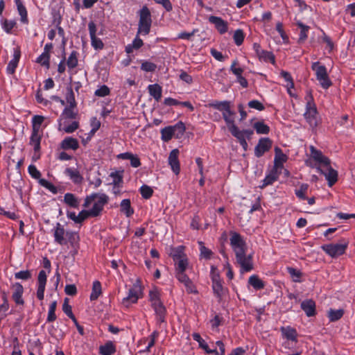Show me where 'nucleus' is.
I'll use <instances>...</instances> for the list:
<instances>
[{"label": "nucleus", "instance_id": "f257e3e1", "mask_svg": "<svg viewBox=\"0 0 355 355\" xmlns=\"http://www.w3.org/2000/svg\"><path fill=\"white\" fill-rule=\"evenodd\" d=\"M94 205L90 210L92 217L97 216L102 211L103 207L108 202V196L105 193H92L87 196L85 200L83 206L88 207L92 202Z\"/></svg>", "mask_w": 355, "mask_h": 355}, {"label": "nucleus", "instance_id": "f03ea898", "mask_svg": "<svg viewBox=\"0 0 355 355\" xmlns=\"http://www.w3.org/2000/svg\"><path fill=\"white\" fill-rule=\"evenodd\" d=\"M149 299L151 306L154 309L157 315V321L160 323L164 322L166 309L160 300V291L156 287H154L149 292Z\"/></svg>", "mask_w": 355, "mask_h": 355}, {"label": "nucleus", "instance_id": "7ed1b4c3", "mask_svg": "<svg viewBox=\"0 0 355 355\" xmlns=\"http://www.w3.org/2000/svg\"><path fill=\"white\" fill-rule=\"evenodd\" d=\"M305 100L306 101V105L304 117L311 126L315 127L318 125V112L311 92H307Z\"/></svg>", "mask_w": 355, "mask_h": 355}, {"label": "nucleus", "instance_id": "20e7f679", "mask_svg": "<svg viewBox=\"0 0 355 355\" xmlns=\"http://www.w3.org/2000/svg\"><path fill=\"white\" fill-rule=\"evenodd\" d=\"M184 249L183 246H178L173 248L171 252L175 263V272L185 271L188 268V259L184 252Z\"/></svg>", "mask_w": 355, "mask_h": 355}, {"label": "nucleus", "instance_id": "39448f33", "mask_svg": "<svg viewBox=\"0 0 355 355\" xmlns=\"http://www.w3.org/2000/svg\"><path fill=\"white\" fill-rule=\"evenodd\" d=\"M152 20L149 9L144 6L139 12L137 35H146L150 33Z\"/></svg>", "mask_w": 355, "mask_h": 355}, {"label": "nucleus", "instance_id": "423d86ee", "mask_svg": "<svg viewBox=\"0 0 355 355\" xmlns=\"http://www.w3.org/2000/svg\"><path fill=\"white\" fill-rule=\"evenodd\" d=\"M311 69L315 71L316 79L321 87L324 89H328L332 83L329 78L326 67L319 62H315L312 64Z\"/></svg>", "mask_w": 355, "mask_h": 355}, {"label": "nucleus", "instance_id": "0eeeda50", "mask_svg": "<svg viewBox=\"0 0 355 355\" xmlns=\"http://www.w3.org/2000/svg\"><path fill=\"white\" fill-rule=\"evenodd\" d=\"M348 241H342L339 243H329L321 246V249L331 258H336L345 253Z\"/></svg>", "mask_w": 355, "mask_h": 355}, {"label": "nucleus", "instance_id": "6e6552de", "mask_svg": "<svg viewBox=\"0 0 355 355\" xmlns=\"http://www.w3.org/2000/svg\"><path fill=\"white\" fill-rule=\"evenodd\" d=\"M143 295L141 286L138 284H135L129 289L128 295L122 300V304L125 307H129L131 304L137 302L138 300Z\"/></svg>", "mask_w": 355, "mask_h": 355}, {"label": "nucleus", "instance_id": "1a4fd4ad", "mask_svg": "<svg viewBox=\"0 0 355 355\" xmlns=\"http://www.w3.org/2000/svg\"><path fill=\"white\" fill-rule=\"evenodd\" d=\"M201 349L209 355H225V346L221 341L207 343L201 340Z\"/></svg>", "mask_w": 355, "mask_h": 355}, {"label": "nucleus", "instance_id": "9d476101", "mask_svg": "<svg viewBox=\"0 0 355 355\" xmlns=\"http://www.w3.org/2000/svg\"><path fill=\"white\" fill-rule=\"evenodd\" d=\"M230 236V245L235 255L246 252V244L242 236L235 232H231Z\"/></svg>", "mask_w": 355, "mask_h": 355}, {"label": "nucleus", "instance_id": "9b49d317", "mask_svg": "<svg viewBox=\"0 0 355 355\" xmlns=\"http://www.w3.org/2000/svg\"><path fill=\"white\" fill-rule=\"evenodd\" d=\"M236 259L241 272H249L253 269L252 256L247 255L246 252L236 254Z\"/></svg>", "mask_w": 355, "mask_h": 355}, {"label": "nucleus", "instance_id": "f8f14e48", "mask_svg": "<svg viewBox=\"0 0 355 355\" xmlns=\"http://www.w3.org/2000/svg\"><path fill=\"white\" fill-rule=\"evenodd\" d=\"M317 168L321 173L324 175L329 187H331L337 181L338 173L336 171L333 169L329 164L324 166L322 168L320 166H318Z\"/></svg>", "mask_w": 355, "mask_h": 355}, {"label": "nucleus", "instance_id": "ddd939ff", "mask_svg": "<svg viewBox=\"0 0 355 355\" xmlns=\"http://www.w3.org/2000/svg\"><path fill=\"white\" fill-rule=\"evenodd\" d=\"M253 49L260 60L265 62H270L272 64L275 63V59L274 55L270 51L263 50L259 44L254 43L253 44Z\"/></svg>", "mask_w": 355, "mask_h": 355}, {"label": "nucleus", "instance_id": "4468645a", "mask_svg": "<svg viewBox=\"0 0 355 355\" xmlns=\"http://www.w3.org/2000/svg\"><path fill=\"white\" fill-rule=\"evenodd\" d=\"M272 146V141L268 138L259 139L254 149V154L257 157H261L266 152L268 151Z\"/></svg>", "mask_w": 355, "mask_h": 355}, {"label": "nucleus", "instance_id": "2eb2a0df", "mask_svg": "<svg viewBox=\"0 0 355 355\" xmlns=\"http://www.w3.org/2000/svg\"><path fill=\"white\" fill-rule=\"evenodd\" d=\"M229 130L232 135L235 137L239 142L246 139H250L253 135V131L252 130H240L235 125H232Z\"/></svg>", "mask_w": 355, "mask_h": 355}, {"label": "nucleus", "instance_id": "dca6fc26", "mask_svg": "<svg viewBox=\"0 0 355 355\" xmlns=\"http://www.w3.org/2000/svg\"><path fill=\"white\" fill-rule=\"evenodd\" d=\"M12 298L17 305L23 306L24 300L22 297L24 293V288L20 283H15L12 286Z\"/></svg>", "mask_w": 355, "mask_h": 355}, {"label": "nucleus", "instance_id": "f3484780", "mask_svg": "<svg viewBox=\"0 0 355 355\" xmlns=\"http://www.w3.org/2000/svg\"><path fill=\"white\" fill-rule=\"evenodd\" d=\"M311 157L318 164L321 168L330 164L329 159L324 156L321 151L318 150L313 146L310 147Z\"/></svg>", "mask_w": 355, "mask_h": 355}, {"label": "nucleus", "instance_id": "a211bd4d", "mask_svg": "<svg viewBox=\"0 0 355 355\" xmlns=\"http://www.w3.org/2000/svg\"><path fill=\"white\" fill-rule=\"evenodd\" d=\"M46 283V273L44 270H41L39 272L37 277V297L40 300H42L44 296V290Z\"/></svg>", "mask_w": 355, "mask_h": 355}, {"label": "nucleus", "instance_id": "6ab92c4d", "mask_svg": "<svg viewBox=\"0 0 355 355\" xmlns=\"http://www.w3.org/2000/svg\"><path fill=\"white\" fill-rule=\"evenodd\" d=\"M179 153L178 149H173L171 151L168 156V164L176 175L179 174L180 171V162L178 160Z\"/></svg>", "mask_w": 355, "mask_h": 355}, {"label": "nucleus", "instance_id": "aec40b11", "mask_svg": "<svg viewBox=\"0 0 355 355\" xmlns=\"http://www.w3.org/2000/svg\"><path fill=\"white\" fill-rule=\"evenodd\" d=\"M53 236L55 241L60 245H64L67 243L66 237L67 232L60 223H57L53 230Z\"/></svg>", "mask_w": 355, "mask_h": 355}, {"label": "nucleus", "instance_id": "412c9836", "mask_svg": "<svg viewBox=\"0 0 355 355\" xmlns=\"http://www.w3.org/2000/svg\"><path fill=\"white\" fill-rule=\"evenodd\" d=\"M42 139V134L40 131H34L32 130V134L30 138V145L33 147L35 154L34 156L36 157V158L39 157V155H36V154L40 151V142Z\"/></svg>", "mask_w": 355, "mask_h": 355}, {"label": "nucleus", "instance_id": "4be33fe9", "mask_svg": "<svg viewBox=\"0 0 355 355\" xmlns=\"http://www.w3.org/2000/svg\"><path fill=\"white\" fill-rule=\"evenodd\" d=\"M275 150L274 168L280 171L283 168L284 163L287 160V156L278 147H276Z\"/></svg>", "mask_w": 355, "mask_h": 355}, {"label": "nucleus", "instance_id": "5701e85b", "mask_svg": "<svg viewBox=\"0 0 355 355\" xmlns=\"http://www.w3.org/2000/svg\"><path fill=\"white\" fill-rule=\"evenodd\" d=\"M209 20L211 23L214 24L216 28L220 34H223L227 31L228 24L220 17L211 16Z\"/></svg>", "mask_w": 355, "mask_h": 355}, {"label": "nucleus", "instance_id": "b1692460", "mask_svg": "<svg viewBox=\"0 0 355 355\" xmlns=\"http://www.w3.org/2000/svg\"><path fill=\"white\" fill-rule=\"evenodd\" d=\"M64 173L69 176L70 180L75 184H80L83 180V176L77 169L67 168L64 171Z\"/></svg>", "mask_w": 355, "mask_h": 355}, {"label": "nucleus", "instance_id": "393cba45", "mask_svg": "<svg viewBox=\"0 0 355 355\" xmlns=\"http://www.w3.org/2000/svg\"><path fill=\"white\" fill-rule=\"evenodd\" d=\"M61 148L64 150H69L71 149L73 150H76L78 148L79 144L78 141L76 139H74L73 137H66L64 139L62 140L61 142Z\"/></svg>", "mask_w": 355, "mask_h": 355}, {"label": "nucleus", "instance_id": "a878e982", "mask_svg": "<svg viewBox=\"0 0 355 355\" xmlns=\"http://www.w3.org/2000/svg\"><path fill=\"white\" fill-rule=\"evenodd\" d=\"M301 308L309 317L313 316L315 313V304L311 300L303 301L301 303Z\"/></svg>", "mask_w": 355, "mask_h": 355}, {"label": "nucleus", "instance_id": "bb28decb", "mask_svg": "<svg viewBox=\"0 0 355 355\" xmlns=\"http://www.w3.org/2000/svg\"><path fill=\"white\" fill-rule=\"evenodd\" d=\"M75 108L76 107H71L69 106V107H66L64 109V110L61 114L60 119L59 128H61V127L63 125L62 121H64L65 119H75L76 115V113L74 112Z\"/></svg>", "mask_w": 355, "mask_h": 355}, {"label": "nucleus", "instance_id": "cd10ccee", "mask_svg": "<svg viewBox=\"0 0 355 355\" xmlns=\"http://www.w3.org/2000/svg\"><path fill=\"white\" fill-rule=\"evenodd\" d=\"M19 58H20V51L18 49H15L13 58L9 62V63L7 66V68H6L7 72L8 73L12 74L15 72V69L17 67V64H18V62L19 60Z\"/></svg>", "mask_w": 355, "mask_h": 355}, {"label": "nucleus", "instance_id": "c85d7f7f", "mask_svg": "<svg viewBox=\"0 0 355 355\" xmlns=\"http://www.w3.org/2000/svg\"><path fill=\"white\" fill-rule=\"evenodd\" d=\"M148 90L150 95L153 97L156 101H159L162 98V89L158 84L149 85Z\"/></svg>", "mask_w": 355, "mask_h": 355}, {"label": "nucleus", "instance_id": "c756f323", "mask_svg": "<svg viewBox=\"0 0 355 355\" xmlns=\"http://www.w3.org/2000/svg\"><path fill=\"white\" fill-rule=\"evenodd\" d=\"M280 171L273 168L268 175L264 178L263 181V185L261 187H265L268 185L272 184L275 181H276L279 177Z\"/></svg>", "mask_w": 355, "mask_h": 355}, {"label": "nucleus", "instance_id": "7c9ffc66", "mask_svg": "<svg viewBox=\"0 0 355 355\" xmlns=\"http://www.w3.org/2000/svg\"><path fill=\"white\" fill-rule=\"evenodd\" d=\"M281 331L283 337L288 341L296 342L297 333L294 329L290 327H282Z\"/></svg>", "mask_w": 355, "mask_h": 355}, {"label": "nucleus", "instance_id": "2f4dec72", "mask_svg": "<svg viewBox=\"0 0 355 355\" xmlns=\"http://www.w3.org/2000/svg\"><path fill=\"white\" fill-rule=\"evenodd\" d=\"M173 132V135L177 139H180L185 132L184 124L180 121L174 125H170Z\"/></svg>", "mask_w": 355, "mask_h": 355}, {"label": "nucleus", "instance_id": "473e14b6", "mask_svg": "<svg viewBox=\"0 0 355 355\" xmlns=\"http://www.w3.org/2000/svg\"><path fill=\"white\" fill-rule=\"evenodd\" d=\"M176 272V277L180 282H182L184 284V286H186L187 290L189 293H197V291L196 290L189 289V284H190L191 281L189 279L187 276L184 274V271H178V272Z\"/></svg>", "mask_w": 355, "mask_h": 355}, {"label": "nucleus", "instance_id": "72a5a7b5", "mask_svg": "<svg viewBox=\"0 0 355 355\" xmlns=\"http://www.w3.org/2000/svg\"><path fill=\"white\" fill-rule=\"evenodd\" d=\"M248 283L256 290L262 289L265 286L264 282L257 275H255L249 277Z\"/></svg>", "mask_w": 355, "mask_h": 355}, {"label": "nucleus", "instance_id": "f704fd0d", "mask_svg": "<svg viewBox=\"0 0 355 355\" xmlns=\"http://www.w3.org/2000/svg\"><path fill=\"white\" fill-rule=\"evenodd\" d=\"M212 288L214 293L218 297H223L226 293V289L223 286L222 280L212 282Z\"/></svg>", "mask_w": 355, "mask_h": 355}, {"label": "nucleus", "instance_id": "c9c22d12", "mask_svg": "<svg viewBox=\"0 0 355 355\" xmlns=\"http://www.w3.org/2000/svg\"><path fill=\"white\" fill-rule=\"evenodd\" d=\"M121 211L124 213L127 217H130L134 213L133 209L130 205V200L129 199H124L120 204Z\"/></svg>", "mask_w": 355, "mask_h": 355}, {"label": "nucleus", "instance_id": "e433bc0d", "mask_svg": "<svg viewBox=\"0 0 355 355\" xmlns=\"http://www.w3.org/2000/svg\"><path fill=\"white\" fill-rule=\"evenodd\" d=\"M144 43L141 39L137 35L136 37L133 40L132 44H130L125 46V52L127 53H131L134 49H139L143 46Z\"/></svg>", "mask_w": 355, "mask_h": 355}, {"label": "nucleus", "instance_id": "4c0bfd02", "mask_svg": "<svg viewBox=\"0 0 355 355\" xmlns=\"http://www.w3.org/2000/svg\"><path fill=\"white\" fill-rule=\"evenodd\" d=\"M64 202L73 208H77L79 205V201L77 198L71 193H67L64 196Z\"/></svg>", "mask_w": 355, "mask_h": 355}, {"label": "nucleus", "instance_id": "58836bf2", "mask_svg": "<svg viewBox=\"0 0 355 355\" xmlns=\"http://www.w3.org/2000/svg\"><path fill=\"white\" fill-rule=\"evenodd\" d=\"M101 293H102V289H101V284L100 282H98V281L94 282L92 293L90 295V300L92 301L97 300L98 297L101 295Z\"/></svg>", "mask_w": 355, "mask_h": 355}, {"label": "nucleus", "instance_id": "ea45409f", "mask_svg": "<svg viewBox=\"0 0 355 355\" xmlns=\"http://www.w3.org/2000/svg\"><path fill=\"white\" fill-rule=\"evenodd\" d=\"M257 134H268L270 131V128L263 121H257L253 125Z\"/></svg>", "mask_w": 355, "mask_h": 355}, {"label": "nucleus", "instance_id": "a19ab883", "mask_svg": "<svg viewBox=\"0 0 355 355\" xmlns=\"http://www.w3.org/2000/svg\"><path fill=\"white\" fill-rule=\"evenodd\" d=\"M281 76L286 81L287 84L286 86L287 87L288 92L289 93V94L291 96H292L293 94L291 92V89L294 88V83H293V78H292L291 74L286 71H282L281 72Z\"/></svg>", "mask_w": 355, "mask_h": 355}, {"label": "nucleus", "instance_id": "79ce46f5", "mask_svg": "<svg viewBox=\"0 0 355 355\" xmlns=\"http://www.w3.org/2000/svg\"><path fill=\"white\" fill-rule=\"evenodd\" d=\"M66 101L69 104V106L71 107H76V102L75 100V96L74 93L73 92V89L71 87H67V93H66Z\"/></svg>", "mask_w": 355, "mask_h": 355}, {"label": "nucleus", "instance_id": "37998d69", "mask_svg": "<svg viewBox=\"0 0 355 355\" xmlns=\"http://www.w3.org/2000/svg\"><path fill=\"white\" fill-rule=\"evenodd\" d=\"M344 311L343 309H330L328 312V317L331 322L336 321L341 318L343 315Z\"/></svg>", "mask_w": 355, "mask_h": 355}, {"label": "nucleus", "instance_id": "c03bdc74", "mask_svg": "<svg viewBox=\"0 0 355 355\" xmlns=\"http://www.w3.org/2000/svg\"><path fill=\"white\" fill-rule=\"evenodd\" d=\"M67 242H69L72 246H75L79 241V236L77 232L67 231Z\"/></svg>", "mask_w": 355, "mask_h": 355}, {"label": "nucleus", "instance_id": "a18cd8bd", "mask_svg": "<svg viewBox=\"0 0 355 355\" xmlns=\"http://www.w3.org/2000/svg\"><path fill=\"white\" fill-rule=\"evenodd\" d=\"M16 3H17L19 14L21 16V21L23 23H27L28 22L27 12H26L25 7L21 4V3L19 1V0H16Z\"/></svg>", "mask_w": 355, "mask_h": 355}, {"label": "nucleus", "instance_id": "49530a36", "mask_svg": "<svg viewBox=\"0 0 355 355\" xmlns=\"http://www.w3.org/2000/svg\"><path fill=\"white\" fill-rule=\"evenodd\" d=\"M50 54H47L46 53H42L37 58V62L40 64L42 66L45 67L46 69H49L50 67Z\"/></svg>", "mask_w": 355, "mask_h": 355}, {"label": "nucleus", "instance_id": "de8ad7c7", "mask_svg": "<svg viewBox=\"0 0 355 355\" xmlns=\"http://www.w3.org/2000/svg\"><path fill=\"white\" fill-rule=\"evenodd\" d=\"M110 177L112 178V184L115 187H119L123 182V176L121 172L115 171L110 173Z\"/></svg>", "mask_w": 355, "mask_h": 355}, {"label": "nucleus", "instance_id": "09e8293b", "mask_svg": "<svg viewBox=\"0 0 355 355\" xmlns=\"http://www.w3.org/2000/svg\"><path fill=\"white\" fill-rule=\"evenodd\" d=\"M115 351L114 347L112 343H107L100 347V353L102 355H111Z\"/></svg>", "mask_w": 355, "mask_h": 355}, {"label": "nucleus", "instance_id": "8fccbe9b", "mask_svg": "<svg viewBox=\"0 0 355 355\" xmlns=\"http://www.w3.org/2000/svg\"><path fill=\"white\" fill-rule=\"evenodd\" d=\"M44 120V117L40 115H35L32 120L33 130L34 131H40V126Z\"/></svg>", "mask_w": 355, "mask_h": 355}, {"label": "nucleus", "instance_id": "3c124183", "mask_svg": "<svg viewBox=\"0 0 355 355\" xmlns=\"http://www.w3.org/2000/svg\"><path fill=\"white\" fill-rule=\"evenodd\" d=\"M56 306V301H53V302L51 303L47 316V322H51L56 319V315L55 313Z\"/></svg>", "mask_w": 355, "mask_h": 355}, {"label": "nucleus", "instance_id": "603ef678", "mask_svg": "<svg viewBox=\"0 0 355 355\" xmlns=\"http://www.w3.org/2000/svg\"><path fill=\"white\" fill-rule=\"evenodd\" d=\"M161 135H162V139L164 141H170L172 139V137H173L171 126H167V127L162 129Z\"/></svg>", "mask_w": 355, "mask_h": 355}, {"label": "nucleus", "instance_id": "864d4df0", "mask_svg": "<svg viewBox=\"0 0 355 355\" xmlns=\"http://www.w3.org/2000/svg\"><path fill=\"white\" fill-rule=\"evenodd\" d=\"M67 64L69 68L73 69L78 64V58H77V53L76 51H72L70 55L69 56Z\"/></svg>", "mask_w": 355, "mask_h": 355}, {"label": "nucleus", "instance_id": "5fc2aeb1", "mask_svg": "<svg viewBox=\"0 0 355 355\" xmlns=\"http://www.w3.org/2000/svg\"><path fill=\"white\" fill-rule=\"evenodd\" d=\"M298 27L301 29L300 34V40H305L307 38V32L309 30V26L303 24L302 22L297 23Z\"/></svg>", "mask_w": 355, "mask_h": 355}, {"label": "nucleus", "instance_id": "6e6d98bb", "mask_svg": "<svg viewBox=\"0 0 355 355\" xmlns=\"http://www.w3.org/2000/svg\"><path fill=\"white\" fill-rule=\"evenodd\" d=\"M62 123L63 125L60 129L63 130L67 133H71L78 128V123L76 121L72 122L69 125H65V121H62Z\"/></svg>", "mask_w": 355, "mask_h": 355}, {"label": "nucleus", "instance_id": "4d7b16f0", "mask_svg": "<svg viewBox=\"0 0 355 355\" xmlns=\"http://www.w3.org/2000/svg\"><path fill=\"white\" fill-rule=\"evenodd\" d=\"M234 40L237 46H240L244 40V34L242 30L238 29L235 31L234 34Z\"/></svg>", "mask_w": 355, "mask_h": 355}, {"label": "nucleus", "instance_id": "13d9d810", "mask_svg": "<svg viewBox=\"0 0 355 355\" xmlns=\"http://www.w3.org/2000/svg\"><path fill=\"white\" fill-rule=\"evenodd\" d=\"M62 310L67 315L71 318L72 320H75V316L72 313L71 306L68 303L67 298L64 300V304L62 305Z\"/></svg>", "mask_w": 355, "mask_h": 355}, {"label": "nucleus", "instance_id": "bf43d9fd", "mask_svg": "<svg viewBox=\"0 0 355 355\" xmlns=\"http://www.w3.org/2000/svg\"><path fill=\"white\" fill-rule=\"evenodd\" d=\"M201 258L212 259L214 258V254L211 250L201 245Z\"/></svg>", "mask_w": 355, "mask_h": 355}, {"label": "nucleus", "instance_id": "052dcab7", "mask_svg": "<svg viewBox=\"0 0 355 355\" xmlns=\"http://www.w3.org/2000/svg\"><path fill=\"white\" fill-rule=\"evenodd\" d=\"M110 89L107 85H102L95 91V95L99 97H104L110 94Z\"/></svg>", "mask_w": 355, "mask_h": 355}, {"label": "nucleus", "instance_id": "680f3d73", "mask_svg": "<svg viewBox=\"0 0 355 355\" xmlns=\"http://www.w3.org/2000/svg\"><path fill=\"white\" fill-rule=\"evenodd\" d=\"M223 116L227 124L228 129H230V127L232 125H234V119H233V113L231 112V110L225 111L223 112Z\"/></svg>", "mask_w": 355, "mask_h": 355}, {"label": "nucleus", "instance_id": "e2e57ef3", "mask_svg": "<svg viewBox=\"0 0 355 355\" xmlns=\"http://www.w3.org/2000/svg\"><path fill=\"white\" fill-rule=\"evenodd\" d=\"M288 271L294 282H300V277L302 276V273L300 271L293 268H288Z\"/></svg>", "mask_w": 355, "mask_h": 355}, {"label": "nucleus", "instance_id": "0e129e2a", "mask_svg": "<svg viewBox=\"0 0 355 355\" xmlns=\"http://www.w3.org/2000/svg\"><path fill=\"white\" fill-rule=\"evenodd\" d=\"M15 277L17 279L26 280L31 277V273L29 270H21L15 274Z\"/></svg>", "mask_w": 355, "mask_h": 355}, {"label": "nucleus", "instance_id": "69168bd1", "mask_svg": "<svg viewBox=\"0 0 355 355\" xmlns=\"http://www.w3.org/2000/svg\"><path fill=\"white\" fill-rule=\"evenodd\" d=\"M140 191L142 197L146 199L149 198L153 193V189L147 185H143L140 189Z\"/></svg>", "mask_w": 355, "mask_h": 355}, {"label": "nucleus", "instance_id": "338daca9", "mask_svg": "<svg viewBox=\"0 0 355 355\" xmlns=\"http://www.w3.org/2000/svg\"><path fill=\"white\" fill-rule=\"evenodd\" d=\"M90 38L92 46L95 49H102L103 48L104 44L101 39L98 38L96 36Z\"/></svg>", "mask_w": 355, "mask_h": 355}, {"label": "nucleus", "instance_id": "774afa93", "mask_svg": "<svg viewBox=\"0 0 355 355\" xmlns=\"http://www.w3.org/2000/svg\"><path fill=\"white\" fill-rule=\"evenodd\" d=\"M141 69L144 71H154L156 69V65L150 62H144L141 64Z\"/></svg>", "mask_w": 355, "mask_h": 355}]
</instances>
